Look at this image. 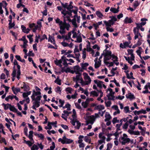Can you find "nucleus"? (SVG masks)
Here are the masks:
<instances>
[{
  "mask_svg": "<svg viewBox=\"0 0 150 150\" xmlns=\"http://www.w3.org/2000/svg\"><path fill=\"white\" fill-rule=\"evenodd\" d=\"M62 13L64 15V21H61L58 18L56 19L55 21L56 23L58 24L59 26L60 29L59 31V33L62 35L65 33V29L69 30L70 27L69 24L66 23L65 18H67L69 21H71V20L69 18V16L67 15L68 14L69 16H72V14L71 13H69V12L65 10H63L62 11Z\"/></svg>",
  "mask_w": 150,
  "mask_h": 150,
  "instance_id": "1",
  "label": "nucleus"
},
{
  "mask_svg": "<svg viewBox=\"0 0 150 150\" xmlns=\"http://www.w3.org/2000/svg\"><path fill=\"white\" fill-rule=\"evenodd\" d=\"M119 141L122 145H125L129 143L132 144L134 143V140L128 138V136L125 134H123L122 136L120 137Z\"/></svg>",
  "mask_w": 150,
  "mask_h": 150,
  "instance_id": "2",
  "label": "nucleus"
},
{
  "mask_svg": "<svg viewBox=\"0 0 150 150\" xmlns=\"http://www.w3.org/2000/svg\"><path fill=\"white\" fill-rule=\"evenodd\" d=\"M103 54H104V62L106 64H108L109 62L107 61L112 57L111 52L110 51L105 50L103 51Z\"/></svg>",
  "mask_w": 150,
  "mask_h": 150,
  "instance_id": "3",
  "label": "nucleus"
},
{
  "mask_svg": "<svg viewBox=\"0 0 150 150\" xmlns=\"http://www.w3.org/2000/svg\"><path fill=\"white\" fill-rule=\"evenodd\" d=\"M42 97L40 91H36L35 90L33 91L31 98L33 100L40 101Z\"/></svg>",
  "mask_w": 150,
  "mask_h": 150,
  "instance_id": "4",
  "label": "nucleus"
},
{
  "mask_svg": "<svg viewBox=\"0 0 150 150\" xmlns=\"http://www.w3.org/2000/svg\"><path fill=\"white\" fill-rule=\"evenodd\" d=\"M83 78L85 81H83L82 85H88L90 84L91 81V80L88 74L86 73H83Z\"/></svg>",
  "mask_w": 150,
  "mask_h": 150,
  "instance_id": "5",
  "label": "nucleus"
},
{
  "mask_svg": "<svg viewBox=\"0 0 150 150\" xmlns=\"http://www.w3.org/2000/svg\"><path fill=\"white\" fill-rule=\"evenodd\" d=\"M58 141L59 142H61L62 144H70L73 142V140L67 138L65 136H64L62 138H59Z\"/></svg>",
  "mask_w": 150,
  "mask_h": 150,
  "instance_id": "6",
  "label": "nucleus"
},
{
  "mask_svg": "<svg viewBox=\"0 0 150 150\" xmlns=\"http://www.w3.org/2000/svg\"><path fill=\"white\" fill-rule=\"evenodd\" d=\"M97 115V116H96L95 117L94 115H91L88 117H86L85 119L86 120L87 124L88 125L89 123L92 125L94 121H95V119L96 117H98V115L97 114H96L95 115Z\"/></svg>",
  "mask_w": 150,
  "mask_h": 150,
  "instance_id": "7",
  "label": "nucleus"
},
{
  "mask_svg": "<svg viewBox=\"0 0 150 150\" xmlns=\"http://www.w3.org/2000/svg\"><path fill=\"white\" fill-rule=\"evenodd\" d=\"M74 18L71 20L70 22H72V24L75 28L77 27V24L76 23V19L77 22L78 23H80V16H78L77 15H75L74 16Z\"/></svg>",
  "mask_w": 150,
  "mask_h": 150,
  "instance_id": "8",
  "label": "nucleus"
},
{
  "mask_svg": "<svg viewBox=\"0 0 150 150\" xmlns=\"http://www.w3.org/2000/svg\"><path fill=\"white\" fill-rule=\"evenodd\" d=\"M75 77H73V80L76 82H79L82 85V82H83V80L81 77V73L78 74Z\"/></svg>",
  "mask_w": 150,
  "mask_h": 150,
  "instance_id": "9",
  "label": "nucleus"
},
{
  "mask_svg": "<svg viewBox=\"0 0 150 150\" xmlns=\"http://www.w3.org/2000/svg\"><path fill=\"white\" fill-rule=\"evenodd\" d=\"M13 64L14 65L16 66L17 68L18 69V70L17 72V76L16 77L19 80L20 78V76L21 75V71H20V67L18 64V62L16 59H15L13 62Z\"/></svg>",
  "mask_w": 150,
  "mask_h": 150,
  "instance_id": "10",
  "label": "nucleus"
},
{
  "mask_svg": "<svg viewBox=\"0 0 150 150\" xmlns=\"http://www.w3.org/2000/svg\"><path fill=\"white\" fill-rule=\"evenodd\" d=\"M133 31L135 35L134 39L136 40L137 38H138L139 36L141 38L142 37V36L139 32V30L137 28H134Z\"/></svg>",
  "mask_w": 150,
  "mask_h": 150,
  "instance_id": "11",
  "label": "nucleus"
},
{
  "mask_svg": "<svg viewBox=\"0 0 150 150\" xmlns=\"http://www.w3.org/2000/svg\"><path fill=\"white\" fill-rule=\"evenodd\" d=\"M62 62H63V65L65 67H67L69 65H72L71 64H70V63L67 62V59L66 58L65 56H63L62 57Z\"/></svg>",
  "mask_w": 150,
  "mask_h": 150,
  "instance_id": "12",
  "label": "nucleus"
},
{
  "mask_svg": "<svg viewBox=\"0 0 150 150\" xmlns=\"http://www.w3.org/2000/svg\"><path fill=\"white\" fill-rule=\"evenodd\" d=\"M57 124V122L55 121L54 122H48V126H49V127H45V129H50L52 128V127L51 126V125H54V127H57V126L56 125V124Z\"/></svg>",
  "mask_w": 150,
  "mask_h": 150,
  "instance_id": "13",
  "label": "nucleus"
},
{
  "mask_svg": "<svg viewBox=\"0 0 150 150\" xmlns=\"http://www.w3.org/2000/svg\"><path fill=\"white\" fill-rule=\"evenodd\" d=\"M71 32H69L68 34L65 35H63V39L64 40H66L67 41L69 42V40L71 39Z\"/></svg>",
  "mask_w": 150,
  "mask_h": 150,
  "instance_id": "14",
  "label": "nucleus"
},
{
  "mask_svg": "<svg viewBox=\"0 0 150 150\" xmlns=\"http://www.w3.org/2000/svg\"><path fill=\"white\" fill-rule=\"evenodd\" d=\"M112 108L114 109L116 111L113 113V115H116L117 114H119L120 113V111L118 108V106L117 105H114L112 106Z\"/></svg>",
  "mask_w": 150,
  "mask_h": 150,
  "instance_id": "15",
  "label": "nucleus"
},
{
  "mask_svg": "<svg viewBox=\"0 0 150 150\" xmlns=\"http://www.w3.org/2000/svg\"><path fill=\"white\" fill-rule=\"evenodd\" d=\"M61 45L64 47H69L70 48H71L73 46V44L71 42L69 44L67 43L64 40V41L61 43Z\"/></svg>",
  "mask_w": 150,
  "mask_h": 150,
  "instance_id": "16",
  "label": "nucleus"
},
{
  "mask_svg": "<svg viewBox=\"0 0 150 150\" xmlns=\"http://www.w3.org/2000/svg\"><path fill=\"white\" fill-rule=\"evenodd\" d=\"M94 62H95V67L96 68H97L100 66L101 61H98V58L96 57L95 59Z\"/></svg>",
  "mask_w": 150,
  "mask_h": 150,
  "instance_id": "17",
  "label": "nucleus"
},
{
  "mask_svg": "<svg viewBox=\"0 0 150 150\" xmlns=\"http://www.w3.org/2000/svg\"><path fill=\"white\" fill-rule=\"evenodd\" d=\"M55 64L57 66H58L60 67H62V65L61 64L62 63V58L59 60H58L57 59H56L54 61Z\"/></svg>",
  "mask_w": 150,
  "mask_h": 150,
  "instance_id": "18",
  "label": "nucleus"
},
{
  "mask_svg": "<svg viewBox=\"0 0 150 150\" xmlns=\"http://www.w3.org/2000/svg\"><path fill=\"white\" fill-rule=\"evenodd\" d=\"M13 98H15V99L17 100H18V98L16 96L14 95H9L6 98L5 100L6 101H8L9 99H11L12 100Z\"/></svg>",
  "mask_w": 150,
  "mask_h": 150,
  "instance_id": "19",
  "label": "nucleus"
},
{
  "mask_svg": "<svg viewBox=\"0 0 150 150\" xmlns=\"http://www.w3.org/2000/svg\"><path fill=\"white\" fill-rule=\"evenodd\" d=\"M48 41L49 42H50L52 43L56 47V45L55 44V42L54 38L51 36L50 35H49V37L48 39Z\"/></svg>",
  "mask_w": 150,
  "mask_h": 150,
  "instance_id": "20",
  "label": "nucleus"
},
{
  "mask_svg": "<svg viewBox=\"0 0 150 150\" xmlns=\"http://www.w3.org/2000/svg\"><path fill=\"white\" fill-rule=\"evenodd\" d=\"M95 83L100 88H101L103 85V82L100 81L98 80H95L94 81Z\"/></svg>",
  "mask_w": 150,
  "mask_h": 150,
  "instance_id": "21",
  "label": "nucleus"
},
{
  "mask_svg": "<svg viewBox=\"0 0 150 150\" xmlns=\"http://www.w3.org/2000/svg\"><path fill=\"white\" fill-rule=\"evenodd\" d=\"M105 25L107 26V27H110L112 25H113V23L112 22L110 21V20H108V21H103Z\"/></svg>",
  "mask_w": 150,
  "mask_h": 150,
  "instance_id": "22",
  "label": "nucleus"
},
{
  "mask_svg": "<svg viewBox=\"0 0 150 150\" xmlns=\"http://www.w3.org/2000/svg\"><path fill=\"white\" fill-rule=\"evenodd\" d=\"M95 108L96 110H98L100 111L101 110H103L105 108L104 106L103 105H96Z\"/></svg>",
  "mask_w": 150,
  "mask_h": 150,
  "instance_id": "23",
  "label": "nucleus"
},
{
  "mask_svg": "<svg viewBox=\"0 0 150 150\" xmlns=\"http://www.w3.org/2000/svg\"><path fill=\"white\" fill-rule=\"evenodd\" d=\"M124 23L125 24L130 23L133 22L132 19L130 18L127 17H126L124 21Z\"/></svg>",
  "mask_w": 150,
  "mask_h": 150,
  "instance_id": "24",
  "label": "nucleus"
},
{
  "mask_svg": "<svg viewBox=\"0 0 150 150\" xmlns=\"http://www.w3.org/2000/svg\"><path fill=\"white\" fill-rule=\"evenodd\" d=\"M105 122L109 121L111 118V116L109 113L108 112H105Z\"/></svg>",
  "mask_w": 150,
  "mask_h": 150,
  "instance_id": "25",
  "label": "nucleus"
},
{
  "mask_svg": "<svg viewBox=\"0 0 150 150\" xmlns=\"http://www.w3.org/2000/svg\"><path fill=\"white\" fill-rule=\"evenodd\" d=\"M74 69L76 72V74L81 73L79 72L81 71V69L79 66H76L74 67Z\"/></svg>",
  "mask_w": 150,
  "mask_h": 150,
  "instance_id": "26",
  "label": "nucleus"
},
{
  "mask_svg": "<svg viewBox=\"0 0 150 150\" xmlns=\"http://www.w3.org/2000/svg\"><path fill=\"white\" fill-rule=\"evenodd\" d=\"M12 89L13 93L15 94H16L18 92H20V88H15L14 86L12 87Z\"/></svg>",
  "mask_w": 150,
  "mask_h": 150,
  "instance_id": "27",
  "label": "nucleus"
},
{
  "mask_svg": "<svg viewBox=\"0 0 150 150\" xmlns=\"http://www.w3.org/2000/svg\"><path fill=\"white\" fill-rule=\"evenodd\" d=\"M73 125L75 126V128L79 129L81 126V123L77 120L76 121H75V125Z\"/></svg>",
  "mask_w": 150,
  "mask_h": 150,
  "instance_id": "28",
  "label": "nucleus"
},
{
  "mask_svg": "<svg viewBox=\"0 0 150 150\" xmlns=\"http://www.w3.org/2000/svg\"><path fill=\"white\" fill-rule=\"evenodd\" d=\"M21 28L22 29L23 31L25 33H28L30 30L29 29H26L25 27L23 25L21 26Z\"/></svg>",
  "mask_w": 150,
  "mask_h": 150,
  "instance_id": "29",
  "label": "nucleus"
},
{
  "mask_svg": "<svg viewBox=\"0 0 150 150\" xmlns=\"http://www.w3.org/2000/svg\"><path fill=\"white\" fill-rule=\"evenodd\" d=\"M114 94H111L108 93L106 95L107 97L108 98V99L109 100H113L114 99L115 96H114Z\"/></svg>",
  "mask_w": 150,
  "mask_h": 150,
  "instance_id": "30",
  "label": "nucleus"
},
{
  "mask_svg": "<svg viewBox=\"0 0 150 150\" xmlns=\"http://www.w3.org/2000/svg\"><path fill=\"white\" fill-rule=\"evenodd\" d=\"M74 53L75 54V55H76V57L74 58H76V60L78 61L79 62H80V61L79 60V57L80 56V54H79L78 52L76 51L75 50H74Z\"/></svg>",
  "mask_w": 150,
  "mask_h": 150,
  "instance_id": "31",
  "label": "nucleus"
},
{
  "mask_svg": "<svg viewBox=\"0 0 150 150\" xmlns=\"http://www.w3.org/2000/svg\"><path fill=\"white\" fill-rule=\"evenodd\" d=\"M146 24V23L145 22H141L140 23H136L137 25V27L134 28H137L139 30V29H140L143 25H144Z\"/></svg>",
  "mask_w": 150,
  "mask_h": 150,
  "instance_id": "32",
  "label": "nucleus"
},
{
  "mask_svg": "<svg viewBox=\"0 0 150 150\" xmlns=\"http://www.w3.org/2000/svg\"><path fill=\"white\" fill-rule=\"evenodd\" d=\"M16 70L14 69L11 75L12 76V81H14L15 79V77L16 75Z\"/></svg>",
  "mask_w": 150,
  "mask_h": 150,
  "instance_id": "33",
  "label": "nucleus"
},
{
  "mask_svg": "<svg viewBox=\"0 0 150 150\" xmlns=\"http://www.w3.org/2000/svg\"><path fill=\"white\" fill-rule=\"evenodd\" d=\"M119 7H118L117 9H116L115 8L113 7H111L110 9V10L112 12L114 13H116L118 12Z\"/></svg>",
  "mask_w": 150,
  "mask_h": 150,
  "instance_id": "34",
  "label": "nucleus"
},
{
  "mask_svg": "<svg viewBox=\"0 0 150 150\" xmlns=\"http://www.w3.org/2000/svg\"><path fill=\"white\" fill-rule=\"evenodd\" d=\"M71 34H72V38H75L77 37V33L76 32V30L75 28L74 29L72 30L71 32Z\"/></svg>",
  "mask_w": 150,
  "mask_h": 150,
  "instance_id": "35",
  "label": "nucleus"
},
{
  "mask_svg": "<svg viewBox=\"0 0 150 150\" xmlns=\"http://www.w3.org/2000/svg\"><path fill=\"white\" fill-rule=\"evenodd\" d=\"M126 97L127 98L130 99H132L134 98V95L131 93H129L128 94H126Z\"/></svg>",
  "mask_w": 150,
  "mask_h": 150,
  "instance_id": "36",
  "label": "nucleus"
},
{
  "mask_svg": "<svg viewBox=\"0 0 150 150\" xmlns=\"http://www.w3.org/2000/svg\"><path fill=\"white\" fill-rule=\"evenodd\" d=\"M34 135L40 138L41 139H43L44 138V136L42 134H38L35 133H34Z\"/></svg>",
  "mask_w": 150,
  "mask_h": 150,
  "instance_id": "37",
  "label": "nucleus"
},
{
  "mask_svg": "<svg viewBox=\"0 0 150 150\" xmlns=\"http://www.w3.org/2000/svg\"><path fill=\"white\" fill-rule=\"evenodd\" d=\"M65 91L67 94L71 93L73 91V89L70 87H68L66 88Z\"/></svg>",
  "mask_w": 150,
  "mask_h": 150,
  "instance_id": "38",
  "label": "nucleus"
},
{
  "mask_svg": "<svg viewBox=\"0 0 150 150\" xmlns=\"http://www.w3.org/2000/svg\"><path fill=\"white\" fill-rule=\"evenodd\" d=\"M88 64L86 62H85L84 63H81V65L82 67V68L83 69H86V67H88Z\"/></svg>",
  "mask_w": 150,
  "mask_h": 150,
  "instance_id": "39",
  "label": "nucleus"
},
{
  "mask_svg": "<svg viewBox=\"0 0 150 150\" xmlns=\"http://www.w3.org/2000/svg\"><path fill=\"white\" fill-rule=\"evenodd\" d=\"M110 18H111V19L110 20V21L112 22L113 23V24H114L115 22L117 20V18L115 16H110Z\"/></svg>",
  "mask_w": 150,
  "mask_h": 150,
  "instance_id": "40",
  "label": "nucleus"
},
{
  "mask_svg": "<svg viewBox=\"0 0 150 150\" xmlns=\"http://www.w3.org/2000/svg\"><path fill=\"white\" fill-rule=\"evenodd\" d=\"M133 73L131 72L129 75L128 73L126 74L127 78L129 79H134V78L132 76Z\"/></svg>",
  "mask_w": 150,
  "mask_h": 150,
  "instance_id": "41",
  "label": "nucleus"
},
{
  "mask_svg": "<svg viewBox=\"0 0 150 150\" xmlns=\"http://www.w3.org/2000/svg\"><path fill=\"white\" fill-rule=\"evenodd\" d=\"M34 101L33 103V104L35 105L36 106V107H38L40 105V101Z\"/></svg>",
  "mask_w": 150,
  "mask_h": 150,
  "instance_id": "42",
  "label": "nucleus"
},
{
  "mask_svg": "<svg viewBox=\"0 0 150 150\" xmlns=\"http://www.w3.org/2000/svg\"><path fill=\"white\" fill-rule=\"evenodd\" d=\"M82 58L83 59L85 60L86 57V49L84 48L82 51Z\"/></svg>",
  "mask_w": 150,
  "mask_h": 150,
  "instance_id": "43",
  "label": "nucleus"
},
{
  "mask_svg": "<svg viewBox=\"0 0 150 150\" xmlns=\"http://www.w3.org/2000/svg\"><path fill=\"white\" fill-rule=\"evenodd\" d=\"M142 50V48L141 47H139V49L138 50L136 51V52L137 53V54L139 56L140 58H142L141 56V50Z\"/></svg>",
  "mask_w": 150,
  "mask_h": 150,
  "instance_id": "44",
  "label": "nucleus"
},
{
  "mask_svg": "<svg viewBox=\"0 0 150 150\" xmlns=\"http://www.w3.org/2000/svg\"><path fill=\"white\" fill-rule=\"evenodd\" d=\"M76 40L75 41V42H82V38L81 37V36H78L76 37Z\"/></svg>",
  "mask_w": 150,
  "mask_h": 150,
  "instance_id": "45",
  "label": "nucleus"
},
{
  "mask_svg": "<svg viewBox=\"0 0 150 150\" xmlns=\"http://www.w3.org/2000/svg\"><path fill=\"white\" fill-rule=\"evenodd\" d=\"M142 42L143 40L141 38H139L138 41L136 43V45H137V46H139L142 44Z\"/></svg>",
  "mask_w": 150,
  "mask_h": 150,
  "instance_id": "46",
  "label": "nucleus"
},
{
  "mask_svg": "<svg viewBox=\"0 0 150 150\" xmlns=\"http://www.w3.org/2000/svg\"><path fill=\"white\" fill-rule=\"evenodd\" d=\"M73 120L71 121V123L72 125H75V121L77 120L76 116H72Z\"/></svg>",
  "mask_w": 150,
  "mask_h": 150,
  "instance_id": "47",
  "label": "nucleus"
},
{
  "mask_svg": "<svg viewBox=\"0 0 150 150\" xmlns=\"http://www.w3.org/2000/svg\"><path fill=\"white\" fill-rule=\"evenodd\" d=\"M2 105H3L4 106V109L5 110H6L8 109H10V107L11 106V105L8 103L6 104H5L4 103H3Z\"/></svg>",
  "mask_w": 150,
  "mask_h": 150,
  "instance_id": "48",
  "label": "nucleus"
},
{
  "mask_svg": "<svg viewBox=\"0 0 150 150\" xmlns=\"http://www.w3.org/2000/svg\"><path fill=\"white\" fill-rule=\"evenodd\" d=\"M9 109L11 111L14 112H17V110L13 106L11 105Z\"/></svg>",
  "mask_w": 150,
  "mask_h": 150,
  "instance_id": "49",
  "label": "nucleus"
},
{
  "mask_svg": "<svg viewBox=\"0 0 150 150\" xmlns=\"http://www.w3.org/2000/svg\"><path fill=\"white\" fill-rule=\"evenodd\" d=\"M105 103L106 106L107 107H110L111 104V102L110 100H105Z\"/></svg>",
  "mask_w": 150,
  "mask_h": 150,
  "instance_id": "50",
  "label": "nucleus"
},
{
  "mask_svg": "<svg viewBox=\"0 0 150 150\" xmlns=\"http://www.w3.org/2000/svg\"><path fill=\"white\" fill-rule=\"evenodd\" d=\"M91 93V94L96 97L98 96L99 94V92L98 91L97 92L95 91H92Z\"/></svg>",
  "mask_w": 150,
  "mask_h": 150,
  "instance_id": "51",
  "label": "nucleus"
},
{
  "mask_svg": "<svg viewBox=\"0 0 150 150\" xmlns=\"http://www.w3.org/2000/svg\"><path fill=\"white\" fill-rule=\"evenodd\" d=\"M84 137L83 135H80L78 138L79 140L78 142L79 144L82 143L83 141L82 139Z\"/></svg>",
  "mask_w": 150,
  "mask_h": 150,
  "instance_id": "52",
  "label": "nucleus"
},
{
  "mask_svg": "<svg viewBox=\"0 0 150 150\" xmlns=\"http://www.w3.org/2000/svg\"><path fill=\"white\" fill-rule=\"evenodd\" d=\"M103 134V133H100L99 134V137L101 139L105 140V137Z\"/></svg>",
  "mask_w": 150,
  "mask_h": 150,
  "instance_id": "53",
  "label": "nucleus"
},
{
  "mask_svg": "<svg viewBox=\"0 0 150 150\" xmlns=\"http://www.w3.org/2000/svg\"><path fill=\"white\" fill-rule=\"evenodd\" d=\"M88 104V103L86 101L82 103V105L84 108H86L87 107Z\"/></svg>",
  "mask_w": 150,
  "mask_h": 150,
  "instance_id": "54",
  "label": "nucleus"
},
{
  "mask_svg": "<svg viewBox=\"0 0 150 150\" xmlns=\"http://www.w3.org/2000/svg\"><path fill=\"white\" fill-rule=\"evenodd\" d=\"M38 146L35 144H33L31 148V150H38Z\"/></svg>",
  "mask_w": 150,
  "mask_h": 150,
  "instance_id": "55",
  "label": "nucleus"
},
{
  "mask_svg": "<svg viewBox=\"0 0 150 150\" xmlns=\"http://www.w3.org/2000/svg\"><path fill=\"white\" fill-rule=\"evenodd\" d=\"M55 91L58 93H61V88L59 86H57L56 88L55 89Z\"/></svg>",
  "mask_w": 150,
  "mask_h": 150,
  "instance_id": "56",
  "label": "nucleus"
},
{
  "mask_svg": "<svg viewBox=\"0 0 150 150\" xmlns=\"http://www.w3.org/2000/svg\"><path fill=\"white\" fill-rule=\"evenodd\" d=\"M112 122L113 124L116 123H118L119 122V120L117 119V117H115L113 119Z\"/></svg>",
  "mask_w": 150,
  "mask_h": 150,
  "instance_id": "57",
  "label": "nucleus"
},
{
  "mask_svg": "<svg viewBox=\"0 0 150 150\" xmlns=\"http://www.w3.org/2000/svg\"><path fill=\"white\" fill-rule=\"evenodd\" d=\"M23 87H21V88H23L24 91H25L26 90L28 89V86L26 85L25 83H23Z\"/></svg>",
  "mask_w": 150,
  "mask_h": 150,
  "instance_id": "58",
  "label": "nucleus"
},
{
  "mask_svg": "<svg viewBox=\"0 0 150 150\" xmlns=\"http://www.w3.org/2000/svg\"><path fill=\"white\" fill-rule=\"evenodd\" d=\"M33 36V35H28L27 36V37L29 39L30 42V43H31L33 41V39L32 38V37Z\"/></svg>",
  "mask_w": 150,
  "mask_h": 150,
  "instance_id": "59",
  "label": "nucleus"
},
{
  "mask_svg": "<svg viewBox=\"0 0 150 150\" xmlns=\"http://www.w3.org/2000/svg\"><path fill=\"white\" fill-rule=\"evenodd\" d=\"M96 14L97 16L100 18H101L103 16V15L102 13L100 11H97L96 12Z\"/></svg>",
  "mask_w": 150,
  "mask_h": 150,
  "instance_id": "60",
  "label": "nucleus"
},
{
  "mask_svg": "<svg viewBox=\"0 0 150 150\" xmlns=\"http://www.w3.org/2000/svg\"><path fill=\"white\" fill-rule=\"evenodd\" d=\"M59 102L61 104L60 105H59V107H62L63 106V105L64 104V100H62L61 99H59Z\"/></svg>",
  "mask_w": 150,
  "mask_h": 150,
  "instance_id": "61",
  "label": "nucleus"
},
{
  "mask_svg": "<svg viewBox=\"0 0 150 150\" xmlns=\"http://www.w3.org/2000/svg\"><path fill=\"white\" fill-rule=\"evenodd\" d=\"M35 27L33 29V32H35L38 29L39 30H40V28L39 27L38 25H35L34 26Z\"/></svg>",
  "mask_w": 150,
  "mask_h": 150,
  "instance_id": "62",
  "label": "nucleus"
},
{
  "mask_svg": "<svg viewBox=\"0 0 150 150\" xmlns=\"http://www.w3.org/2000/svg\"><path fill=\"white\" fill-rule=\"evenodd\" d=\"M145 89H147V90L149 89V93H150V83H148L144 87Z\"/></svg>",
  "mask_w": 150,
  "mask_h": 150,
  "instance_id": "63",
  "label": "nucleus"
},
{
  "mask_svg": "<svg viewBox=\"0 0 150 150\" xmlns=\"http://www.w3.org/2000/svg\"><path fill=\"white\" fill-rule=\"evenodd\" d=\"M52 146L50 147V149L51 150H54L55 148V144L54 142L52 143Z\"/></svg>",
  "mask_w": 150,
  "mask_h": 150,
  "instance_id": "64",
  "label": "nucleus"
}]
</instances>
